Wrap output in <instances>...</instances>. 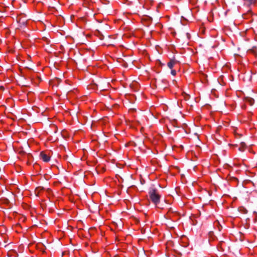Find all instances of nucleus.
I'll return each instance as SVG.
<instances>
[{
    "instance_id": "4be33fe9",
    "label": "nucleus",
    "mask_w": 257,
    "mask_h": 257,
    "mask_svg": "<svg viewBox=\"0 0 257 257\" xmlns=\"http://www.w3.org/2000/svg\"><path fill=\"white\" fill-rule=\"evenodd\" d=\"M107 37H108V38H110V35H108V36H107Z\"/></svg>"
},
{
    "instance_id": "f257e3e1",
    "label": "nucleus",
    "mask_w": 257,
    "mask_h": 257,
    "mask_svg": "<svg viewBox=\"0 0 257 257\" xmlns=\"http://www.w3.org/2000/svg\"><path fill=\"white\" fill-rule=\"evenodd\" d=\"M149 195L150 199L156 205L160 202V195L158 193L157 190L156 189H150L149 191Z\"/></svg>"
},
{
    "instance_id": "9d476101",
    "label": "nucleus",
    "mask_w": 257,
    "mask_h": 257,
    "mask_svg": "<svg viewBox=\"0 0 257 257\" xmlns=\"http://www.w3.org/2000/svg\"><path fill=\"white\" fill-rule=\"evenodd\" d=\"M70 243H71V245L73 246H75V248H73V247H72L71 249H73L74 250H79L80 249V248L79 246H78L77 245H74L72 243V242H70Z\"/></svg>"
},
{
    "instance_id": "4468645a",
    "label": "nucleus",
    "mask_w": 257,
    "mask_h": 257,
    "mask_svg": "<svg viewBox=\"0 0 257 257\" xmlns=\"http://www.w3.org/2000/svg\"><path fill=\"white\" fill-rule=\"evenodd\" d=\"M186 37L188 38V39H189L190 38L191 36L188 33H186Z\"/></svg>"
},
{
    "instance_id": "aec40b11",
    "label": "nucleus",
    "mask_w": 257,
    "mask_h": 257,
    "mask_svg": "<svg viewBox=\"0 0 257 257\" xmlns=\"http://www.w3.org/2000/svg\"><path fill=\"white\" fill-rule=\"evenodd\" d=\"M257 247V245H251V247Z\"/></svg>"
},
{
    "instance_id": "5701e85b",
    "label": "nucleus",
    "mask_w": 257,
    "mask_h": 257,
    "mask_svg": "<svg viewBox=\"0 0 257 257\" xmlns=\"http://www.w3.org/2000/svg\"><path fill=\"white\" fill-rule=\"evenodd\" d=\"M162 81L163 82H165V81H166V80H163Z\"/></svg>"
},
{
    "instance_id": "39448f33",
    "label": "nucleus",
    "mask_w": 257,
    "mask_h": 257,
    "mask_svg": "<svg viewBox=\"0 0 257 257\" xmlns=\"http://www.w3.org/2000/svg\"><path fill=\"white\" fill-rule=\"evenodd\" d=\"M245 101L248 103L250 106H252L254 103V99L252 98L249 97H246L245 98Z\"/></svg>"
},
{
    "instance_id": "0eeeda50",
    "label": "nucleus",
    "mask_w": 257,
    "mask_h": 257,
    "mask_svg": "<svg viewBox=\"0 0 257 257\" xmlns=\"http://www.w3.org/2000/svg\"><path fill=\"white\" fill-rule=\"evenodd\" d=\"M246 146V145L244 142H241L240 144V147H239L238 149L240 151H243Z\"/></svg>"
},
{
    "instance_id": "a211bd4d",
    "label": "nucleus",
    "mask_w": 257,
    "mask_h": 257,
    "mask_svg": "<svg viewBox=\"0 0 257 257\" xmlns=\"http://www.w3.org/2000/svg\"><path fill=\"white\" fill-rule=\"evenodd\" d=\"M24 146H25V147H29V145H28V144L27 143H25V144H24Z\"/></svg>"
},
{
    "instance_id": "dca6fc26",
    "label": "nucleus",
    "mask_w": 257,
    "mask_h": 257,
    "mask_svg": "<svg viewBox=\"0 0 257 257\" xmlns=\"http://www.w3.org/2000/svg\"><path fill=\"white\" fill-rule=\"evenodd\" d=\"M104 36H103V35H100V39H101V40H103V39H104Z\"/></svg>"
},
{
    "instance_id": "20e7f679",
    "label": "nucleus",
    "mask_w": 257,
    "mask_h": 257,
    "mask_svg": "<svg viewBox=\"0 0 257 257\" xmlns=\"http://www.w3.org/2000/svg\"><path fill=\"white\" fill-rule=\"evenodd\" d=\"M31 245H34L36 247L38 248H40V249H43V247L44 246L46 247V245L45 244H43L42 242H39L37 243H35V242H33V243H31ZM30 244L28 245L29 246Z\"/></svg>"
},
{
    "instance_id": "412c9836",
    "label": "nucleus",
    "mask_w": 257,
    "mask_h": 257,
    "mask_svg": "<svg viewBox=\"0 0 257 257\" xmlns=\"http://www.w3.org/2000/svg\"><path fill=\"white\" fill-rule=\"evenodd\" d=\"M220 247H221L222 249H223L222 248V244H220Z\"/></svg>"
},
{
    "instance_id": "6e6552de",
    "label": "nucleus",
    "mask_w": 257,
    "mask_h": 257,
    "mask_svg": "<svg viewBox=\"0 0 257 257\" xmlns=\"http://www.w3.org/2000/svg\"><path fill=\"white\" fill-rule=\"evenodd\" d=\"M6 242H4V243H2L1 242H0V248L4 247L5 248H7V249H10V247H9L10 244H5Z\"/></svg>"
},
{
    "instance_id": "2eb2a0df",
    "label": "nucleus",
    "mask_w": 257,
    "mask_h": 257,
    "mask_svg": "<svg viewBox=\"0 0 257 257\" xmlns=\"http://www.w3.org/2000/svg\"><path fill=\"white\" fill-rule=\"evenodd\" d=\"M20 154H25V153H26V152H25V151H23V150H22V151H21L20 152Z\"/></svg>"
},
{
    "instance_id": "f8f14e48",
    "label": "nucleus",
    "mask_w": 257,
    "mask_h": 257,
    "mask_svg": "<svg viewBox=\"0 0 257 257\" xmlns=\"http://www.w3.org/2000/svg\"><path fill=\"white\" fill-rule=\"evenodd\" d=\"M43 188H44L43 187H37V188L36 189L35 191H40L42 190V189H43Z\"/></svg>"
},
{
    "instance_id": "f03ea898",
    "label": "nucleus",
    "mask_w": 257,
    "mask_h": 257,
    "mask_svg": "<svg viewBox=\"0 0 257 257\" xmlns=\"http://www.w3.org/2000/svg\"><path fill=\"white\" fill-rule=\"evenodd\" d=\"M171 242V245L173 247V249L175 251H177V250L180 249L182 247H186L187 246H188L189 245L188 242H187L185 244H179L178 245H175L174 243H173L172 242Z\"/></svg>"
},
{
    "instance_id": "1a4fd4ad",
    "label": "nucleus",
    "mask_w": 257,
    "mask_h": 257,
    "mask_svg": "<svg viewBox=\"0 0 257 257\" xmlns=\"http://www.w3.org/2000/svg\"><path fill=\"white\" fill-rule=\"evenodd\" d=\"M209 235L210 237L209 239H211L213 240H216V239H218V238L215 235H214L213 233L212 232H210L209 233Z\"/></svg>"
},
{
    "instance_id": "f3484780",
    "label": "nucleus",
    "mask_w": 257,
    "mask_h": 257,
    "mask_svg": "<svg viewBox=\"0 0 257 257\" xmlns=\"http://www.w3.org/2000/svg\"><path fill=\"white\" fill-rule=\"evenodd\" d=\"M4 89V87L3 86H0V90H3Z\"/></svg>"
},
{
    "instance_id": "9b49d317",
    "label": "nucleus",
    "mask_w": 257,
    "mask_h": 257,
    "mask_svg": "<svg viewBox=\"0 0 257 257\" xmlns=\"http://www.w3.org/2000/svg\"><path fill=\"white\" fill-rule=\"evenodd\" d=\"M255 47H253L252 49H249L248 50V52H250L251 53H252L253 54H255Z\"/></svg>"
},
{
    "instance_id": "423d86ee",
    "label": "nucleus",
    "mask_w": 257,
    "mask_h": 257,
    "mask_svg": "<svg viewBox=\"0 0 257 257\" xmlns=\"http://www.w3.org/2000/svg\"><path fill=\"white\" fill-rule=\"evenodd\" d=\"M175 63V62L173 60H171L168 63H167V65H168V67L170 68V69H172L174 64Z\"/></svg>"
},
{
    "instance_id": "ddd939ff",
    "label": "nucleus",
    "mask_w": 257,
    "mask_h": 257,
    "mask_svg": "<svg viewBox=\"0 0 257 257\" xmlns=\"http://www.w3.org/2000/svg\"><path fill=\"white\" fill-rule=\"evenodd\" d=\"M171 73L172 75L175 76L176 74V72L175 70H172Z\"/></svg>"
},
{
    "instance_id": "6ab92c4d",
    "label": "nucleus",
    "mask_w": 257,
    "mask_h": 257,
    "mask_svg": "<svg viewBox=\"0 0 257 257\" xmlns=\"http://www.w3.org/2000/svg\"><path fill=\"white\" fill-rule=\"evenodd\" d=\"M123 66H124V67H127V65L126 64H125V63H124V64H123Z\"/></svg>"
},
{
    "instance_id": "7ed1b4c3",
    "label": "nucleus",
    "mask_w": 257,
    "mask_h": 257,
    "mask_svg": "<svg viewBox=\"0 0 257 257\" xmlns=\"http://www.w3.org/2000/svg\"><path fill=\"white\" fill-rule=\"evenodd\" d=\"M40 157L43 161L48 162L50 161V157L46 154L44 152H42L40 154Z\"/></svg>"
}]
</instances>
